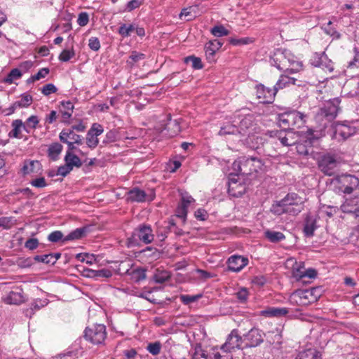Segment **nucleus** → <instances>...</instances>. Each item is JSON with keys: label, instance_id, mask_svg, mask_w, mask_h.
I'll return each instance as SVG.
<instances>
[{"label": "nucleus", "instance_id": "29", "mask_svg": "<svg viewBox=\"0 0 359 359\" xmlns=\"http://www.w3.org/2000/svg\"><path fill=\"white\" fill-rule=\"evenodd\" d=\"M147 194L138 187H134L127 192V201L142 203L146 201Z\"/></svg>", "mask_w": 359, "mask_h": 359}, {"label": "nucleus", "instance_id": "55", "mask_svg": "<svg viewBox=\"0 0 359 359\" xmlns=\"http://www.w3.org/2000/svg\"><path fill=\"white\" fill-rule=\"evenodd\" d=\"M15 222V219L13 217H0V227L4 229H10Z\"/></svg>", "mask_w": 359, "mask_h": 359}, {"label": "nucleus", "instance_id": "14", "mask_svg": "<svg viewBox=\"0 0 359 359\" xmlns=\"http://www.w3.org/2000/svg\"><path fill=\"white\" fill-rule=\"evenodd\" d=\"M243 162V175H250L253 172H257L262 169L264 163L262 161L257 157L242 156Z\"/></svg>", "mask_w": 359, "mask_h": 359}, {"label": "nucleus", "instance_id": "33", "mask_svg": "<svg viewBox=\"0 0 359 359\" xmlns=\"http://www.w3.org/2000/svg\"><path fill=\"white\" fill-rule=\"evenodd\" d=\"M218 134L221 136L226 135H239L238 123H236V122H234V120L232 121V123H225L220 128Z\"/></svg>", "mask_w": 359, "mask_h": 359}, {"label": "nucleus", "instance_id": "40", "mask_svg": "<svg viewBox=\"0 0 359 359\" xmlns=\"http://www.w3.org/2000/svg\"><path fill=\"white\" fill-rule=\"evenodd\" d=\"M62 145L59 142H54L50 144L48 149V157L53 160L56 161L59 155L62 151Z\"/></svg>", "mask_w": 359, "mask_h": 359}, {"label": "nucleus", "instance_id": "11", "mask_svg": "<svg viewBox=\"0 0 359 359\" xmlns=\"http://www.w3.org/2000/svg\"><path fill=\"white\" fill-rule=\"evenodd\" d=\"M243 337L239 336L237 330H233L228 335L226 342L221 346V351L231 353L236 349L243 348Z\"/></svg>", "mask_w": 359, "mask_h": 359}, {"label": "nucleus", "instance_id": "21", "mask_svg": "<svg viewBox=\"0 0 359 359\" xmlns=\"http://www.w3.org/2000/svg\"><path fill=\"white\" fill-rule=\"evenodd\" d=\"M287 130H267L265 133L266 136H269L271 140H278L280 141V144L285 147H289L295 144L294 141H292L289 140V137L287 136Z\"/></svg>", "mask_w": 359, "mask_h": 359}, {"label": "nucleus", "instance_id": "31", "mask_svg": "<svg viewBox=\"0 0 359 359\" xmlns=\"http://www.w3.org/2000/svg\"><path fill=\"white\" fill-rule=\"evenodd\" d=\"M294 359H321L320 353L314 348L299 351Z\"/></svg>", "mask_w": 359, "mask_h": 359}, {"label": "nucleus", "instance_id": "12", "mask_svg": "<svg viewBox=\"0 0 359 359\" xmlns=\"http://www.w3.org/2000/svg\"><path fill=\"white\" fill-rule=\"evenodd\" d=\"M333 130V136L335 138L341 137L342 140H346L354 135L356 132L355 127L345 121L344 123L334 122L332 123Z\"/></svg>", "mask_w": 359, "mask_h": 359}, {"label": "nucleus", "instance_id": "4", "mask_svg": "<svg viewBox=\"0 0 359 359\" xmlns=\"http://www.w3.org/2000/svg\"><path fill=\"white\" fill-rule=\"evenodd\" d=\"M154 235L151 226L149 224H142L135 228L131 236L127 238L126 245L128 248L140 246L142 243L145 245L152 243Z\"/></svg>", "mask_w": 359, "mask_h": 359}, {"label": "nucleus", "instance_id": "59", "mask_svg": "<svg viewBox=\"0 0 359 359\" xmlns=\"http://www.w3.org/2000/svg\"><path fill=\"white\" fill-rule=\"evenodd\" d=\"M146 57V55L144 53H139L137 51H132L130 56L128 63L133 65L135 62H137L140 60H144Z\"/></svg>", "mask_w": 359, "mask_h": 359}, {"label": "nucleus", "instance_id": "60", "mask_svg": "<svg viewBox=\"0 0 359 359\" xmlns=\"http://www.w3.org/2000/svg\"><path fill=\"white\" fill-rule=\"evenodd\" d=\"M117 140V133L115 130H111L108 131L105 137L102 141L103 144H107L109 143L114 142Z\"/></svg>", "mask_w": 359, "mask_h": 359}, {"label": "nucleus", "instance_id": "5", "mask_svg": "<svg viewBox=\"0 0 359 359\" xmlns=\"http://www.w3.org/2000/svg\"><path fill=\"white\" fill-rule=\"evenodd\" d=\"M233 171L229 174L228 182V193L233 197H241L243 194L244 187L241 182H238V179L235 177L243 175V162L242 157L238 158L232 164Z\"/></svg>", "mask_w": 359, "mask_h": 359}, {"label": "nucleus", "instance_id": "47", "mask_svg": "<svg viewBox=\"0 0 359 359\" xmlns=\"http://www.w3.org/2000/svg\"><path fill=\"white\" fill-rule=\"evenodd\" d=\"M170 278V272L166 270L157 269L154 275V280L157 283H163Z\"/></svg>", "mask_w": 359, "mask_h": 359}, {"label": "nucleus", "instance_id": "52", "mask_svg": "<svg viewBox=\"0 0 359 359\" xmlns=\"http://www.w3.org/2000/svg\"><path fill=\"white\" fill-rule=\"evenodd\" d=\"M202 297H203V294L201 293L197 294L195 295L182 294V295H180V301L184 305H189L191 303L197 302Z\"/></svg>", "mask_w": 359, "mask_h": 359}, {"label": "nucleus", "instance_id": "57", "mask_svg": "<svg viewBox=\"0 0 359 359\" xmlns=\"http://www.w3.org/2000/svg\"><path fill=\"white\" fill-rule=\"evenodd\" d=\"M161 349V344L160 341H155L148 344L147 350L152 355H158Z\"/></svg>", "mask_w": 359, "mask_h": 359}, {"label": "nucleus", "instance_id": "28", "mask_svg": "<svg viewBox=\"0 0 359 359\" xmlns=\"http://www.w3.org/2000/svg\"><path fill=\"white\" fill-rule=\"evenodd\" d=\"M288 313L289 309L285 307H268L260 312L262 316L269 318H281L285 316Z\"/></svg>", "mask_w": 359, "mask_h": 359}, {"label": "nucleus", "instance_id": "50", "mask_svg": "<svg viewBox=\"0 0 359 359\" xmlns=\"http://www.w3.org/2000/svg\"><path fill=\"white\" fill-rule=\"evenodd\" d=\"M136 25L135 23L127 25L126 24H122L118 30V34L123 37H128L130 36L131 32L135 31Z\"/></svg>", "mask_w": 359, "mask_h": 359}, {"label": "nucleus", "instance_id": "34", "mask_svg": "<svg viewBox=\"0 0 359 359\" xmlns=\"http://www.w3.org/2000/svg\"><path fill=\"white\" fill-rule=\"evenodd\" d=\"M86 276L93 278L95 280H100L101 278H110L112 276V272L107 269H102L100 270L87 269Z\"/></svg>", "mask_w": 359, "mask_h": 359}, {"label": "nucleus", "instance_id": "19", "mask_svg": "<svg viewBox=\"0 0 359 359\" xmlns=\"http://www.w3.org/2000/svg\"><path fill=\"white\" fill-rule=\"evenodd\" d=\"M248 259L242 255H234L227 260L228 270L238 273L241 271L248 264Z\"/></svg>", "mask_w": 359, "mask_h": 359}, {"label": "nucleus", "instance_id": "62", "mask_svg": "<svg viewBox=\"0 0 359 359\" xmlns=\"http://www.w3.org/2000/svg\"><path fill=\"white\" fill-rule=\"evenodd\" d=\"M39 245V241L37 238H31L25 243V248L29 250H36Z\"/></svg>", "mask_w": 359, "mask_h": 359}, {"label": "nucleus", "instance_id": "35", "mask_svg": "<svg viewBox=\"0 0 359 359\" xmlns=\"http://www.w3.org/2000/svg\"><path fill=\"white\" fill-rule=\"evenodd\" d=\"M264 238L271 243H277L285 239V236L280 231L266 229L264 232Z\"/></svg>", "mask_w": 359, "mask_h": 359}, {"label": "nucleus", "instance_id": "36", "mask_svg": "<svg viewBox=\"0 0 359 359\" xmlns=\"http://www.w3.org/2000/svg\"><path fill=\"white\" fill-rule=\"evenodd\" d=\"M287 74V73H285L280 76L278 80L274 85V87L276 88L277 91H278L280 89H283L290 85L295 84V81H297L296 79L290 77Z\"/></svg>", "mask_w": 359, "mask_h": 359}, {"label": "nucleus", "instance_id": "13", "mask_svg": "<svg viewBox=\"0 0 359 359\" xmlns=\"http://www.w3.org/2000/svg\"><path fill=\"white\" fill-rule=\"evenodd\" d=\"M244 347L251 348L260 345L264 341V333L258 329L253 327L243 336Z\"/></svg>", "mask_w": 359, "mask_h": 359}, {"label": "nucleus", "instance_id": "49", "mask_svg": "<svg viewBox=\"0 0 359 359\" xmlns=\"http://www.w3.org/2000/svg\"><path fill=\"white\" fill-rule=\"evenodd\" d=\"M39 123V120L37 116L32 115L29 116L25 123L23 126V129L27 132L29 133L30 129H35L36 128L37 125Z\"/></svg>", "mask_w": 359, "mask_h": 359}, {"label": "nucleus", "instance_id": "61", "mask_svg": "<svg viewBox=\"0 0 359 359\" xmlns=\"http://www.w3.org/2000/svg\"><path fill=\"white\" fill-rule=\"evenodd\" d=\"M64 238L62 231H54L48 235V240L52 243H57L61 240L63 241Z\"/></svg>", "mask_w": 359, "mask_h": 359}, {"label": "nucleus", "instance_id": "20", "mask_svg": "<svg viewBox=\"0 0 359 359\" xmlns=\"http://www.w3.org/2000/svg\"><path fill=\"white\" fill-rule=\"evenodd\" d=\"M83 347L82 346V337L78 338L72 346L65 350L64 352L58 354L57 358L60 359H74L78 355L81 353Z\"/></svg>", "mask_w": 359, "mask_h": 359}, {"label": "nucleus", "instance_id": "54", "mask_svg": "<svg viewBox=\"0 0 359 359\" xmlns=\"http://www.w3.org/2000/svg\"><path fill=\"white\" fill-rule=\"evenodd\" d=\"M33 101L32 96L27 94V93H23L21 95V99L17 102V104L18 105L20 108H25L28 107Z\"/></svg>", "mask_w": 359, "mask_h": 359}, {"label": "nucleus", "instance_id": "56", "mask_svg": "<svg viewBox=\"0 0 359 359\" xmlns=\"http://www.w3.org/2000/svg\"><path fill=\"white\" fill-rule=\"evenodd\" d=\"M75 55V53L73 48L71 50L65 49L60 54L58 58L61 62H68Z\"/></svg>", "mask_w": 359, "mask_h": 359}, {"label": "nucleus", "instance_id": "9", "mask_svg": "<svg viewBox=\"0 0 359 359\" xmlns=\"http://www.w3.org/2000/svg\"><path fill=\"white\" fill-rule=\"evenodd\" d=\"M234 122L238 123L239 135L241 136L252 134L256 129L255 116L252 114L237 113L234 115Z\"/></svg>", "mask_w": 359, "mask_h": 359}, {"label": "nucleus", "instance_id": "41", "mask_svg": "<svg viewBox=\"0 0 359 359\" xmlns=\"http://www.w3.org/2000/svg\"><path fill=\"white\" fill-rule=\"evenodd\" d=\"M65 163L70 165V167L73 169L74 167L80 168L82 165V162L81 159L74 154H70L69 152H66L65 158Z\"/></svg>", "mask_w": 359, "mask_h": 359}, {"label": "nucleus", "instance_id": "22", "mask_svg": "<svg viewBox=\"0 0 359 359\" xmlns=\"http://www.w3.org/2000/svg\"><path fill=\"white\" fill-rule=\"evenodd\" d=\"M311 64L313 67H320L323 69H327L329 72H332L333 70V67L331 62V60H328L327 55L323 53H314L311 59Z\"/></svg>", "mask_w": 359, "mask_h": 359}, {"label": "nucleus", "instance_id": "26", "mask_svg": "<svg viewBox=\"0 0 359 359\" xmlns=\"http://www.w3.org/2000/svg\"><path fill=\"white\" fill-rule=\"evenodd\" d=\"M223 43L217 39L212 40L205 45V53L206 59L209 62L215 61L216 52L222 46Z\"/></svg>", "mask_w": 359, "mask_h": 359}, {"label": "nucleus", "instance_id": "6", "mask_svg": "<svg viewBox=\"0 0 359 359\" xmlns=\"http://www.w3.org/2000/svg\"><path fill=\"white\" fill-rule=\"evenodd\" d=\"M334 191L338 194H351L359 185V179L355 175L343 174L332 180Z\"/></svg>", "mask_w": 359, "mask_h": 359}, {"label": "nucleus", "instance_id": "45", "mask_svg": "<svg viewBox=\"0 0 359 359\" xmlns=\"http://www.w3.org/2000/svg\"><path fill=\"white\" fill-rule=\"evenodd\" d=\"M184 62L187 65L191 63V67L194 69H201L203 67L201 59L194 55H190L184 57Z\"/></svg>", "mask_w": 359, "mask_h": 359}, {"label": "nucleus", "instance_id": "30", "mask_svg": "<svg viewBox=\"0 0 359 359\" xmlns=\"http://www.w3.org/2000/svg\"><path fill=\"white\" fill-rule=\"evenodd\" d=\"M164 130H167L169 137L176 136L181 130L180 119H172L169 114Z\"/></svg>", "mask_w": 359, "mask_h": 359}, {"label": "nucleus", "instance_id": "1", "mask_svg": "<svg viewBox=\"0 0 359 359\" xmlns=\"http://www.w3.org/2000/svg\"><path fill=\"white\" fill-rule=\"evenodd\" d=\"M303 200L297 194L288 193L283 199L275 201L270 211L275 215L280 216L287 213L297 215L302 212Z\"/></svg>", "mask_w": 359, "mask_h": 359}, {"label": "nucleus", "instance_id": "58", "mask_svg": "<svg viewBox=\"0 0 359 359\" xmlns=\"http://www.w3.org/2000/svg\"><path fill=\"white\" fill-rule=\"evenodd\" d=\"M229 42L230 44L233 46H242L247 45L252 42V39L249 37H244L241 39L237 38H230L229 39Z\"/></svg>", "mask_w": 359, "mask_h": 359}, {"label": "nucleus", "instance_id": "24", "mask_svg": "<svg viewBox=\"0 0 359 359\" xmlns=\"http://www.w3.org/2000/svg\"><path fill=\"white\" fill-rule=\"evenodd\" d=\"M286 54V64L287 68L285 73L294 74L299 72L302 69V62L297 59V57L291 53L290 50H287Z\"/></svg>", "mask_w": 359, "mask_h": 359}, {"label": "nucleus", "instance_id": "8", "mask_svg": "<svg viewBox=\"0 0 359 359\" xmlns=\"http://www.w3.org/2000/svg\"><path fill=\"white\" fill-rule=\"evenodd\" d=\"M83 337L94 345L103 344L107 337L106 326L103 324L93 325L92 327H87Z\"/></svg>", "mask_w": 359, "mask_h": 359}, {"label": "nucleus", "instance_id": "10", "mask_svg": "<svg viewBox=\"0 0 359 359\" xmlns=\"http://www.w3.org/2000/svg\"><path fill=\"white\" fill-rule=\"evenodd\" d=\"M265 133L263 135H257L254 133L247 135V137L244 140V144L246 147L256 151L258 154H262L264 151L263 147L266 144H268V141Z\"/></svg>", "mask_w": 359, "mask_h": 359}, {"label": "nucleus", "instance_id": "48", "mask_svg": "<svg viewBox=\"0 0 359 359\" xmlns=\"http://www.w3.org/2000/svg\"><path fill=\"white\" fill-rule=\"evenodd\" d=\"M332 21L330 20L326 25H324L323 29L327 34L333 39H339L341 38V34L336 29L335 27H332Z\"/></svg>", "mask_w": 359, "mask_h": 359}, {"label": "nucleus", "instance_id": "64", "mask_svg": "<svg viewBox=\"0 0 359 359\" xmlns=\"http://www.w3.org/2000/svg\"><path fill=\"white\" fill-rule=\"evenodd\" d=\"M210 359H233V355L229 352H216L210 356Z\"/></svg>", "mask_w": 359, "mask_h": 359}, {"label": "nucleus", "instance_id": "44", "mask_svg": "<svg viewBox=\"0 0 359 359\" xmlns=\"http://www.w3.org/2000/svg\"><path fill=\"white\" fill-rule=\"evenodd\" d=\"M131 280L135 283H139L146 278V270L143 268H137L130 273Z\"/></svg>", "mask_w": 359, "mask_h": 359}, {"label": "nucleus", "instance_id": "42", "mask_svg": "<svg viewBox=\"0 0 359 359\" xmlns=\"http://www.w3.org/2000/svg\"><path fill=\"white\" fill-rule=\"evenodd\" d=\"M40 166V162L39 161H25L21 171L23 175H28L31 172H35L36 168Z\"/></svg>", "mask_w": 359, "mask_h": 359}, {"label": "nucleus", "instance_id": "43", "mask_svg": "<svg viewBox=\"0 0 359 359\" xmlns=\"http://www.w3.org/2000/svg\"><path fill=\"white\" fill-rule=\"evenodd\" d=\"M22 76V72L18 68H14L3 79V82L7 84H12L15 80L20 79Z\"/></svg>", "mask_w": 359, "mask_h": 359}, {"label": "nucleus", "instance_id": "39", "mask_svg": "<svg viewBox=\"0 0 359 359\" xmlns=\"http://www.w3.org/2000/svg\"><path fill=\"white\" fill-rule=\"evenodd\" d=\"M348 88H352V89L346 93L348 97H353L359 95V78L352 79L348 82L344 88V90L346 92Z\"/></svg>", "mask_w": 359, "mask_h": 359}, {"label": "nucleus", "instance_id": "7", "mask_svg": "<svg viewBox=\"0 0 359 359\" xmlns=\"http://www.w3.org/2000/svg\"><path fill=\"white\" fill-rule=\"evenodd\" d=\"M339 161L334 154L326 152L320 154L318 157V166L319 170L325 175L331 176L337 170Z\"/></svg>", "mask_w": 359, "mask_h": 359}, {"label": "nucleus", "instance_id": "18", "mask_svg": "<svg viewBox=\"0 0 359 359\" xmlns=\"http://www.w3.org/2000/svg\"><path fill=\"white\" fill-rule=\"evenodd\" d=\"M194 201L195 200L192 196L188 194L182 196L181 201L176 208L175 216L182 219L183 224H184L187 220V208L189 205Z\"/></svg>", "mask_w": 359, "mask_h": 359}, {"label": "nucleus", "instance_id": "25", "mask_svg": "<svg viewBox=\"0 0 359 359\" xmlns=\"http://www.w3.org/2000/svg\"><path fill=\"white\" fill-rule=\"evenodd\" d=\"M341 210L344 213L352 214L355 217H359V197L346 198L341 205Z\"/></svg>", "mask_w": 359, "mask_h": 359}, {"label": "nucleus", "instance_id": "16", "mask_svg": "<svg viewBox=\"0 0 359 359\" xmlns=\"http://www.w3.org/2000/svg\"><path fill=\"white\" fill-rule=\"evenodd\" d=\"M287 49L277 48L270 55V64L280 71L286 70V54Z\"/></svg>", "mask_w": 359, "mask_h": 359}, {"label": "nucleus", "instance_id": "23", "mask_svg": "<svg viewBox=\"0 0 359 359\" xmlns=\"http://www.w3.org/2000/svg\"><path fill=\"white\" fill-rule=\"evenodd\" d=\"M317 225V217L311 215V213L307 214L305 216L303 226V233L307 238L313 237L315 231L318 229Z\"/></svg>", "mask_w": 359, "mask_h": 359}, {"label": "nucleus", "instance_id": "38", "mask_svg": "<svg viewBox=\"0 0 359 359\" xmlns=\"http://www.w3.org/2000/svg\"><path fill=\"white\" fill-rule=\"evenodd\" d=\"M87 230H88V227H86V226H83L81 228H77V229L73 230L72 231H71L70 233H69L63 238L62 242L66 243L69 241L79 240V239L83 238L86 235Z\"/></svg>", "mask_w": 359, "mask_h": 359}, {"label": "nucleus", "instance_id": "15", "mask_svg": "<svg viewBox=\"0 0 359 359\" xmlns=\"http://www.w3.org/2000/svg\"><path fill=\"white\" fill-rule=\"evenodd\" d=\"M104 132L103 126L98 123H94L88 130L86 137V143L90 149H95L99 144L98 136Z\"/></svg>", "mask_w": 359, "mask_h": 359}, {"label": "nucleus", "instance_id": "2", "mask_svg": "<svg viewBox=\"0 0 359 359\" xmlns=\"http://www.w3.org/2000/svg\"><path fill=\"white\" fill-rule=\"evenodd\" d=\"M341 99L334 97L323 103L315 116L316 121L320 125L321 130L326 128L335 119L341 108Z\"/></svg>", "mask_w": 359, "mask_h": 359}, {"label": "nucleus", "instance_id": "46", "mask_svg": "<svg viewBox=\"0 0 359 359\" xmlns=\"http://www.w3.org/2000/svg\"><path fill=\"white\" fill-rule=\"evenodd\" d=\"M23 126L24 123L20 119L14 120L12 122L13 129L8 133V137L18 138L21 128H23Z\"/></svg>", "mask_w": 359, "mask_h": 359}, {"label": "nucleus", "instance_id": "37", "mask_svg": "<svg viewBox=\"0 0 359 359\" xmlns=\"http://www.w3.org/2000/svg\"><path fill=\"white\" fill-rule=\"evenodd\" d=\"M8 304H20L24 302L22 292L11 291L4 299Z\"/></svg>", "mask_w": 359, "mask_h": 359}, {"label": "nucleus", "instance_id": "53", "mask_svg": "<svg viewBox=\"0 0 359 359\" xmlns=\"http://www.w3.org/2000/svg\"><path fill=\"white\" fill-rule=\"evenodd\" d=\"M193 8H183L180 14V18L185 21H191L196 18V15L192 13Z\"/></svg>", "mask_w": 359, "mask_h": 359}, {"label": "nucleus", "instance_id": "63", "mask_svg": "<svg viewBox=\"0 0 359 359\" xmlns=\"http://www.w3.org/2000/svg\"><path fill=\"white\" fill-rule=\"evenodd\" d=\"M192 359H208L205 351L201 348V346L196 347L195 351L192 355Z\"/></svg>", "mask_w": 359, "mask_h": 359}, {"label": "nucleus", "instance_id": "3", "mask_svg": "<svg viewBox=\"0 0 359 359\" xmlns=\"http://www.w3.org/2000/svg\"><path fill=\"white\" fill-rule=\"evenodd\" d=\"M306 116L296 110L287 111L277 114L279 126L285 130L302 128L306 123Z\"/></svg>", "mask_w": 359, "mask_h": 359}, {"label": "nucleus", "instance_id": "17", "mask_svg": "<svg viewBox=\"0 0 359 359\" xmlns=\"http://www.w3.org/2000/svg\"><path fill=\"white\" fill-rule=\"evenodd\" d=\"M277 92L274 86L273 88H270L261 83L256 86L257 97L259 99H262L263 103L271 104L274 100Z\"/></svg>", "mask_w": 359, "mask_h": 359}, {"label": "nucleus", "instance_id": "51", "mask_svg": "<svg viewBox=\"0 0 359 359\" xmlns=\"http://www.w3.org/2000/svg\"><path fill=\"white\" fill-rule=\"evenodd\" d=\"M210 33L215 37H222L229 35V32L224 27V25H219L212 27Z\"/></svg>", "mask_w": 359, "mask_h": 359}, {"label": "nucleus", "instance_id": "27", "mask_svg": "<svg viewBox=\"0 0 359 359\" xmlns=\"http://www.w3.org/2000/svg\"><path fill=\"white\" fill-rule=\"evenodd\" d=\"M59 139L61 142H74L77 145H81L83 144L82 136L75 133L74 131L70 128L63 129L59 134Z\"/></svg>", "mask_w": 359, "mask_h": 359}, {"label": "nucleus", "instance_id": "32", "mask_svg": "<svg viewBox=\"0 0 359 359\" xmlns=\"http://www.w3.org/2000/svg\"><path fill=\"white\" fill-rule=\"evenodd\" d=\"M48 304L47 299H36L34 300L30 304L29 308L25 311V316L32 317L35 311H39L41 308L46 306Z\"/></svg>", "mask_w": 359, "mask_h": 359}]
</instances>
